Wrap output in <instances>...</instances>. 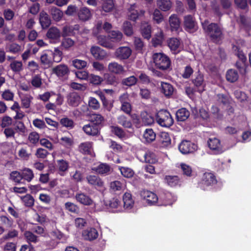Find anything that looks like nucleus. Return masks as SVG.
I'll return each mask as SVG.
<instances>
[{
  "instance_id": "obj_21",
  "label": "nucleus",
  "mask_w": 251,
  "mask_h": 251,
  "mask_svg": "<svg viewBox=\"0 0 251 251\" xmlns=\"http://www.w3.org/2000/svg\"><path fill=\"white\" fill-rule=\"evenodd\" d=\"M67 98L68 104L73 107L78 106L81 101L80 95L76 92L70 93Z\"/></svg>"
},
{
  "instance_id": "obj_39",
  "label": "nucleus",
  "mask_w": 251,
  "mask_h": 251,
  "mask_svg": "<svg viewBox=\"0 0 251 251\" xmlns=\"http://www.w3.org/2000/svg\"><path fill=\"white\" fill-rule=\"evenodd\" d=\"M143 137L145 142L147 143H151L156 138V134L152 129H146L143 134Z\"/></svg>"
},
{
  "instance_id": "obj_40",
  "label": "nucleus",
  "mask_w": 251,
  "mask_h": 251,
  "mask_svg": "<svg viewBox=\"0 0 251 251\" xmlns=\"http://www.w3.org/2000/svg\"><path fill=\"white\" fill-rule=\"evenodd\" d=\"M143 156L144 161L147 163L154 164L158 161L155 154L151 151H148L145 152Z\"/></svg>"
},
{
  "instance_id": "obj_19",
  "label": "nucleus",
  "mask_w": 251,
  "mask_h": 251,
  "mask_svg": "<svg viewBox=\"0 0 251 251\" xmlns=\"http://www.w3.org/2000/svg\"><path fill=\"white\" fill-rule=\"evenodd\" d=\"M140 33L144 39L149 40L151 36V26L147 22L142 21L140 25Z\"/></svg>"
},
{
  "instance_id": "obj_11",
  "label": "nucleus",
  "mask_w": 251,
  "mask_h": 251,
  "mask_svg": "<svg viewBox=\"0 0 251 251\" xmlns=\"http://www.w3.org/2000/svg\"><path fill=\"white\" fill-rule=\"evenodd\" d=\"M245 43V42L244 40L240 39L236 42L235 44L232 45L233 52L239 60H246L247 57L240 46H244Z\"/></svg>"
},
{
  "instance_id": "obj_45",
  "label": "nucleus",
  "mask_w": 251,
  "mask_h": 251,
  "mask_svg": "<svg viewBox=\"0 0 251 251\" xmlns=\"http://www.w3.org/2000/svg\"><path fill=\"white\" fill-rule=\"evenodd\" d=\"M239 77L238 72L233 69L228 70L226 74V80L230 82L236 81Z\"/></svg>"
},
{
  "instance_id": "obj_8",
  "label": "nucleus",
  "mask_w": 251,
  "mask_h": 251,
  "mask_svg": "<svg viewBox=\"0 0 251 251\" xmlns=\"http://www.w3.org/2000/svg\"><path fill=\"white\" fill-rule=\"evenodd\" d=\"M191 81L194 86L198 89L199 92L202 93L204 90V76L200 71L195 73Z\"/></svg>"
},
{
  "instance_id": "obj_29",
  "label": "nucleus",
  "mask_w": 251,
  "mask_h": 251,
  "mask_svg": "<svg viewBox=\"0 0 251 251\" xmlns=\"http://www.w3.org/2000/svg\"><path fill=\"white\" fill-rule=\"evenodd\" d=\"M78 25H76L75 26L70 25L64 26L62 28L61 36L63 37H68L69 36H74L75 34V31L78 30Z\"/></svg>"
},
{
  "instance_id": "obj_37",
  "label": "nucleus",
  "mask_w": 251,
  "mask_h": 251,
  "mask_svg": "<svg viewBox=\"0 0 251 251\" xmlns=\"http://www.w3.org/2000/svg\"><path fill=\"white\" fill-rule=\"evenodd\" d=\"M83 235L85 239L91 241L96 239L98 237V232L95 228H91L85 230Z\"/></svg>"
},
{
  "instance_id": "obj_50",
  "label": "nucleus",
  "mask_w": 251,
  "mask_h": 251,
  "mask_svg": "<svg viewBox=\"0 0 251 251\" xmlns=\"http://www.w3.org/2000/svg\"><path fill=\"white\" fill-rule=\"evenodd\" d=\"M164 40L163 33L161 31L156 34L154 37L151 39V43L153 47H157L158 46L161 45Z\"/></svg>"
},
{
  "instance_id": "obj_27",
  "label": "nucleus",
  "mask_w": 251,
  "mask_h": 251,
  "mask_svg": "<svg viewBox=\"0 0 251 251\" xmlns=\"http://www.w3.org/2000/svg\"><path fill=\"white\" fill-rule=\"evenodd\" d=\"M39 22L43 29L48 28L51 24V20L49 15L45 11L40 13Z\"/></svg>"
},
{
  "instance_id": "obj_58",
  "label": "nucleus",
  "mask_w": 251,
  "mask_h": 251,
  "mask_svg": "<svg viewBox=\"0 0 251 251\" xmlns=\"http://www.w3.org/2000/svg\"><path fill=\"white\" fill-rule=\"evenodd\" d=\"M89 82L94 85H99L103 81V78L99 75L90 74L88 79Z\"/></svg>"
},
{
  "instance_id": "obj_26",
  "label": "nucleus",
  "mask_w": 251,
  "mask_h": 251,
  "mask_svg": "<svg viewBox=\"0 0 251 251\" xmlns=\"http://www.w3.org/2000/svg\"><path fill=\"white\" fill-rule=\"evenodd\" d=\"M52 72L58 77H63L69 73V69L67 65L60 64L53 68Z\"/></svg>"
},
{
  "instance_id": "obj_64",
  "label": "nucleus",
  "mask_w": 251,
  "mask_h": 251,
  "mask_svg": "<svg viewBox=\"0 0 251 251\" xmlns=\"http://www.w3.org/2000/svg\"><path fill=\"white\" fill-rule=\"evenodd\" d=\"M121 174L125 177L131 178L134 174V171L130 168L128 167H121L120 168Z\"/></svg>"
},
{
  "instance_id": "obj_60",
  "label": "nucleus",
  "mask_w": 251,
  "mask_h": 251,
  "mask_svg": "<svg viewBox=\"0 0 251 251\" xmlns=\"http://www.w3.org/2000/svg\"><path fill=\"white\" fill-rule=\"evenodd\" d=\"M11 70L15 73H19L23 70V64L21 61L14 60L10 64Z\"/></svg>"
},
{
  "instance_id": "obj_52",
  "label": "nucleus",
  "mask_w": 251,
  "mask_h": 251,
  "mask_svg": "<svg viewBox=\"0 0 251 251\" xmlns=\"http://www.w3.org/2000/svg\"><path fill=\"white\" fill-rule=\"evenodd\" d=\"M98 44L108 49H111L113 47L112 44L107 40L104 35H99L97 37Z\"/></svg>"
},
{
  "instance_id": "obj_59",
  "label": "nucleus",
  "mask_w": 251,
  "mask_h": 251,
  "mask_svg": "<svg viewBox=\"0 0 251 251\" xmlns=\"http://www.w3.org/2000/svg\"><path fill=\"white\" fill-rule=\"evenodd\" d=\"M29 142L32 145L36 146L40 141V136L38 133L36 131H33L29 134L28 137Z\"/></svg>"
},
{
  "instance_id": "obj_10",
  "label": "nucleus",
  "mask_w": 251,
  "mask_h": 251,
  "mask_svg": "<svg viewBox=\"0 0 251 251\" xmlns=\"http://www.w3.org/2000/svg\"><path fill=\"white\" fill-rule=\"evenodd\" d=\"M174 201V199L171 193L169 192H163L159 195L157 205L164 206L172 205Z\"/></svg>"
},
{
  "instance_id": "obj_38",
  "label": "nucleus",
  "mask_w": 251,
  "mask_h": 251,
  "mask_svg": "<svg viewBox=\"0 0 251 251\" xmlns=\"http://www.w3.org/2000/svg\"><path fill=\"white\" fill-rule=\"evenodd\" d=\"M123 201L124 207L125 209L131 208L134 204L131 194L129 193H125L123 197Z\"/></svg>"
},
{
  "instance_id": "obj_56",
  "label": "nucleus",
  "mask_w": 251,
  "mask_h": 251,
  "mask_svg": "<svg viewBox=\"0 0 251 251\" xmlns=\"http://www.w3.org/2000/svg\"><path fill=\"white\" fill-rule=\"evenodd\" d=\"M24 236L28 243H36L39 241L38 237L30 231H26L24 233Z\"/></svg>"
},
{
  "instance_id": "obj_35",
  "label": "nucleus",
  "mask_w": 251,
  "mask_h": 251,
  "mask_svg": "<svg viewBox=\"0 0 251 251\" xmlns=\"http://www.w3.org/2000/svg\"><path fill=\"white\" fill-rule=\"evenodd\" d=\"M49 12L53 19L56 22L60 21L63 15V12L60 9L55 6L50 7Z\"/></svg>"
},
{
  "instance_id": "obj_5",
  "label": "nucleus",
  "mask_w": 251,
  "mask_h": 251,
  "mask_svg": "<svg viewBox=\"0 0 251 251\" xmlns=\"http://www.w3.org/2000/svg\"><path fill=\"white\" fill-rule=\"evenodd\" d=\"M217 180L216 176L211 173L206 172L203 174L201 179L198 182V187L202 190H205L208 186H212L216 184Z\"/></svg>"
},
{
  "instance_id": "obj_42",
  "label": "nucleus",
  "mask_w": 251,
  "mask_h": 251,
  "mask_svg": "<svg viewBox=\"0 0 251 251\" xmlns=\"http://www.w3.org/2000/svg\"><path fill=\"white\" fill-rule=\"evenodd\" d=\"M40 60L41 64L45 67H49L52 64V56L50 55V53L49 54L46 52L43 54L40 57Z\"/></svg>"
},
{
  "instance_id": "obj_44",
  "label": "nucleus",
  "mask_w": 251,
  "mask_h": 251,
  "mask_svg": "<svg viewBox=\"0 0 251 251\" xmlns=\"http://www.w3.org/2000/svg\"><path fill=\"white\" fill-rule=\"evenodd\" d=\"M157 4L164 11L169 10L172 7V2L170 0H157Z\"/></svg>"
},
{
  "instance_id": "obj_13",
  "label": "nucleus",
  "mask_w": 251,
  "mask_h": 251,
  "mask_svg": "<svg viewBox=\"0 0 251 251\" xmlns=\"http://www.w3.org/2000/svg\"><path fill=\"white\" fill-rule=\"evenodd\" d=\"M82 129L85 134L89 136H98L100 134L101 128L90 122L85 125L83 126Z\"/></svg>"
},
{
  "instance_id": "obj_24",
  "label": "nucleus",
  "mask_w": 251,
  "mask_h": 251,
  "mask_svg": "<svg viewBox=\"0 0 251 251\" xmlns=\"http://www.w3.org/2000/svg\"><path fill=\"white\" fill-rule=\"evenodd\" d=\"M171 30L172 31H178L180 27V21L176 14H172L169 20Z\"/></svg>"
},
{
  "instance_id": "obj_34",
  "label": "nucleus",
  "mask_w": 251,
  "mask_h": 251,
  "mask_svg": "<svg viewBox=\"0 0 251 251\" xmlns=\"http://www.w3.org/2000/svg\"><path fill=\"white\" fill-rule=\"evenodd\" d=\"M110 166L107 163H102L95 168L94 170L98 174L102 175H107L110 172Z\"/></svg>"
},
{
  "instance_id": "obj_2",
  "label": "nucleus",
  "mask_w": 251,
  "mask_h": 251,
  "mask_svg": "<svg viewBox=\"0 0 251 251\" xmlns=\"http://www.w3.org/2000/svg\"><path fill=\"white\" fill-rule=\"evenodd\" d=\"M152 58L156 68L164 71H169L172 69L170 58L164 53H155Z\"/></svg>"
},
{
  "instance_id": "obj_6",
  "label": "nucleus",
  "mask_w": 251,
  "mask_h": 251,
  "mask_svg": "<svg viewBox=\"0 0 251 251\" xmlns=\"http://www.w3.org/2000/svg\"><path fill=\"white\" fill-rule=\"evenodd\" d=\"M198 146L196 144L190 141L183 140L179 145V151L184 154H187L194 152L197 150Z\"/></svg>"
},
{
  "instance_id": "obj_28",
  "label": "nucleus",
  "mask_w": 251,
  "mask_h": 251,
  "mask_svg": "<svg viewBox=\"0 0 251 251\" xmlns=\"http://www.w3.org/2000/svg\"><path fill=\"white\" fill-rule=\"evenodd\" d=\"M104 118L100 114H93L90 117L89 122L94 124L97 126L101 128L103 126Z\"/></svg>"
},
{
  "instance_id": "obj_36",
  "label": "nucleus",
  "mask_w": 251,
  "mask_h": 251,
  "mask_svg": "<svg viewBox=\"0 0 251 251\" xmlns=\"http://www.w3.org/2000/svg\"><path fill=\"white\" fill-rule=\"evenodd\" d=\"M236 21L240 29L247 30L250 25L248 18L246 16L243 14H240Z\"/></svg>"
},
{
  "instance_id": "obj_12",
  "label": "nucleus",
  "mask_w": 251,
  "mask_h": 251,
  "mask_svg": "<svg viewBox=\"0 0 251 251\" xmlns=\"http://www.w3.org/2000/svg\"><path fill=\"white\" fill-rule=\"evenodd\" d=\"M86 179L88 183L99 191H103L104 190V184L103 180L97 176L90 175L87 176Z\"/></svg>"
},
{
  "instance_id": "obj_16",
  "label": "nucleus",
  "mask_w": 251,
  "mask_h": 251,
  "mask_svg": "<svg viewBox=\"0 0 251 251\" xmlns=\"http://www.w3.org/2000/svg\"><path fill=\"white\" fill-rule=\"evenodd\" d=\"M90 51L93 57L98 60H102L107 56L106 51L98 46H92Z\"/></svg>"
},
{
  "instance_id": "obj_20",
  "label": "nucleus",
  "mask_w": 251,
  "mask_h": 251,
  "mask_svg": "<svg viewBox=\"0 0 251 251\" xmlns=\"http://www.w3.org/2000/svg\"><path fill=\"white\" fill-rule=\"evenodd\" d=\"M158 144L161 148H167L171 145V139L168 133H160L157 140Z\"/></svg>"
},
{
  "instance_id": "obj_61",
  "label": "nucleus",
  "mask_w": 251,
  "mask_h": 251,
  "mask_svg": "<svg viewBox=\"0 0 251 251\" xmlns=\"http://www.w3.org/2000/svg\"><path fill=\"white\" fill-rule=\"evenodd\" d=\"M22 200L24 202L25 205L26 207H30L34 205V199L30 194H26L22 197Z\"/></svg>"
},
{
  "instance_id": "obj_9",
  "label": "nucleus",
  "mask_w": 251,
  "mask_h": 251,
  "mask_svg": "<svg viewBox=\"0 0 251 251\" xmlns=\"http://www.w3.org/2000/svg\"><path fill=\"white\" fill-rule=\"evenodd\" d=\"M142 199L145 200L149 205L157 203L158 197L154 193L149 190H143L140 192Z\"/></svg>"
},
{
  "instance_id": "obj_53",
  "label": "nucleus",
  "mask_w": 251,
  "mask_h": 251,
  "mask_svg": "<svg viewBox=\"0 0 251 251\" xmlns=\"http://www.w3.org/2000/svg\"><path fill=\"white\" fill-rule=\"evenodd\" d=\"M21 174L22 179L24 180L27 181V182L31 181L34 177L33 171L29 168H25L21 172Z\"/></svg>"
},
{
  "instance_id": "obj_55",
  "label": "nucleus",
  "mask_w": 251,
  "mask_h": 251,
  "mask_svg": "<svg viewBox=\"0 0 251 251\" xmlns=\"http://www.w3.org/2000/svg\"><path fill=\"white\" fill-rule=\"evenodd\" d=\"M123 31L125 35L130 36L133 34V29L131 23L129 21H125L123 24Z\"/></svg>"
},
{
  "instance_id": "obj_23",
  "label": "nucleus",
  "mask_w": 251,
  "mask_h": 251,
  "mask_svg": "<svg viewBox=\"0 0 251 251\" xmlns=\"http://www.w3.org/2000/svg\"><path fill=\"white\" fill-rule=\"evenodd\" d=\"M108 69L110 72L116 75H122L125 72L124 67L116 62L110 63Z\"/></svg>"
},
{
  "instance_id": "obj_33",
  "label": "nucleus",
  "mask_w": 251,
  "mask_h": 251,
  "mask_svg": "<svg viewBox=\"0 0 251 251\" xmlns=\"http://www.w3.org/2000/svg\"><path fill=\"white\" fill-rule=\"evenodd\" d=\"M104 206L108 209L117 208L120 205L121 201L117 198H112L110 200H104Z\"/></svg>"
},
{
  "instance_id": "obj_41",
  "label": "nucleus",
  "mask_w": 251,
  "mask_h": 251,
  "mask_svg": "<svg viewBox=\"0 0 251 251\" xmlns=\"http://www.w3.org/2000/svg\"><path fill=\"white\" fill-rule=\"evenodd\" d=\"M141 118L142 123L146 126L151 125L154 123V118L146 111L141 112Z\"/></svg>"
},
{
  "instance_id": "obj_4",
  "label": "nucleus",
  "mask_w": 251,
  "mask_h": 251,
  "mask_svg": "<svg viewBox=\"0 0 251 251\" xmlns=\"http://www.w3.org/2000/svg\"><path fill=\"white\" fill-rule=\"evenodd\" d=\"M145 11L140 8L136 4L130 5L128 9V19L133 22H136L137 20L141 19L145 15Z\"/></svg>"
},
{
  "instance_id": "obj_15",
  "label": "nucleus",
  "mask_w": 251,
  "mask_h": 251,
  "mask_svg": "<svg viewBox=\"0 0 251 251\" xmlns=\"http://www.w3.org/2000/svg\"><path fill=\"white\" fill-rule=\"evenodd\" d=\"M47 37L53 43H57L60 41L61 33L59 29L56 27L52 26L47 31Z\"/></svg>"
},
{
  "instance_id": "obj_43",
  "label": "nucleus",
  "mask_w": 251,
  "mask_h": 251,
  "mask_svg": "<svg viewBox=\"0 0 251 251\" xmlns=\"http://www.w3.org/2000/svg\"><path fill=\"white\" fill-rule=\"evenodd\" d=\"M91 144L89 142L82 143L79 146V150L83 154H91Z\"/></svg>"
},
{
  "instance_id": "obj_1",
  "label": "nucleus",
  "mask_w": 251,
  "mask_h": 251,
  "mask_svg": "<svg viewBox=\"0 0 251 251\" xmlns=\"http://www.w3.org/2000/svg\"><path fill=\"white\" fill-rule=\"evenodd\" d=\"M208 24V21L207 20L202 23V26L205 32L213 42H219L221 40L223 35L221 27L217 23Z\"/></svg>"
},
{
  "instance_id": "obj_62",
  "label": "nucleus",
  "mask_w": 251,
  "mask_h": 251,
  "mask_svg": "<svg viewBox=\"0 0 251 251\" xmlns=\"http://www.w3.org/2000/svg\"><path fill=\"white\" fill-rule=\"evenodd\" d=\"M69 162L64 159L57 160V166L59 171L65 172L69 168Z\"/></svg>"
},
{
  "instance_id": "obj_17",
  "label": "nucleus",
  "mask_w": 251,
  "mask_h": 251,
  "mask_svg": "<svg viewBox=\"0 0 251 251\" xmlns=\"http://www.w3.org/2000/svg\"><path fill=\"white\" fill-rule=\"evenodd\" d=\"M175 91V88L170 83L162 82L161 83L160 92L164 96L170 99L172 97Z\"/></svg>"
},
{
  "instance_id": "obj_63",
  "label": "nucleus",
  "mask_w": 251,
  "mask_h": 251,
  "mask_svg": "<svg viewBox=\"0 0 251 251\" xmlns=\"http://www.w3.org/2000/svg\"><path fill=\"white\" fill-rule=\"evenodd\" d=\"M10 179L16 183H22V176L21 172L13 171L10 174Z\"/></svg>"
},
{
  "instance_id": "obj_3",
  "label": "nucleus",
  "mask_w": 251,
  "mask_h": 251,
  "mask_svg": "<svg viewBox=\"0 0 251 251\" xmlns=\"http://www.w3.org/2000/svg\"><path fill=\"white\" fill-rule=\"evenodd\" d=\"M156 120L160 126L169 127L174 124V119L167 110L161 109L156 114Z\"/></svg>"
},
{
  "instance_id": "obj_46",
  "label": "nucleus",
  "mask_w": 251,
  "mask_h": 251,
  "mask_svg": "<svg viewBox=\"0 0 251 251\" xmlns=\"http://www.w3.org/2000/svg\"><path fill=\"white\" fill-rule=\"evenodd\" d=\"M108 37L112 41L114 42H120L123 37V33L119 30H112L109 32Z\"/></svg>"
},
{
  "instance_id": "obj_57",
  "label": "nucleus",
  "mask_w": 251,
  "mask_h": 251,
  "mask_svg": "<svg viewBox=\"0 0 251 251\" xmlns=\"http://www.w3.org/2000/svg\"><path fill=\"white\" fill-rule=\"evenodd\" d=\"M61 125L69 129H73L75 126V123L73 120L68 117L62 118L60 121Z\"/></svg>"
},
{
  "instance_id": "obj_49",
  "label": "nucleus",
  "mask_w": 251,
  "mask_h": 251,
  "mask_svg": "<svg viewBox=\"0 0 251 251\" xmlns=\"http://www.w3.org/2000/svg\"><path fill=\"white\" fill-rule=\"evenodd\" d=\"M75 41L69 37H63L60 47L65 50H68L74 46Z\"/></svg>"
},
{
  "instance_id": "obj_51",
  "label": "nucleus",
  "mask_w": 251,
  "mask_h": 251,
  "mask_svg": "<svg viewBox=\"0 0 251 251\" xmlns=\"http://www.w3.org/2000/svg\"><path fill=\"white\" fill-rule=\"evenodd\" d=\"M118 123L125 128H131L132 124L130 120L124 115H121L118 118Z\"/></svg>"
},
{
  "instance_id": "obj_54",
  "label": "nucleus",
  "mask_w": 251,
  "mask_h": 251,
  "mask_svg": "<svg viewBox=\"0 0 251 251\" xmlns=\"http://www.w3.org/2000/svg\"><path fill=\"white\" fill-rule=\"evenodd\" d=\"M138 81L137 78L134 75L130 76L128 77L123 79L122 84L128 87L135 85Z\"/></svg>"
},
{
  "instance_id": "obj_32",
  "label": "nucleus",
  "mask_w": 251,
  "mask_h": 251,
  "mask_svg": "<svg viewBox=\"0 0 251 251\" xmlns=\"http://www.w3.org/2000/svg\"><path fill=\"white\" fill-rule=\"evenodd\" d=\"M91 13L89 8L86 7L80 8L78 12V16L80 20L86 21L91 17Z\"/></svg>"
},
{
  "instance_id": "obj_48",
  "label": "nucleus",
  "mask_w": 251,
  "mask_h": 251,
  "mask_svg": "<svg viewBox=\"0 0 251 251\" xmlns=\"http://www.w3.org/2000/svg\"><path fill=\"white\" fill-rule=\"evenodd\" d=\"M111 131L112 133L114 134L116 136L120 139H123L126 137V133L121 127L118 126H111Z\"/></svg>"
},
{
  "instance_id": "obj_47",
  "label": "nucleus",
  "mask_w": 251,
  "mask_h": 251,
  "mask_svg": "<svg viewBox=\"0 0 251 251\" xmlns=\"http://www.w3.org/2000/svg\"><path fill=\"white\" fill-rule=\"evenodd\" d=\"M125 95L120 97L119 100L122 103L121 109L126 114H130L131 111V105L128 102L124 100V97Z\"/></svg>"
},
{
  "instance_id": "obj_7",
  "label": "nucleus",
  "mask_w": 251,
  "mask_h": 251,
  "mask_svg": "<svg viewBox=\"0 0 251 251\" xmlns=\"http://www.w3.org/2000/svg\"><path fill=\"white\" fill-rule=\"evenodd\" d=\"M183 25L185 30L190 32L197 30V23L193 16L187 15L184 17Z\"/></svg>"
},
{
  "instance_id": "obj_25",
  "label": "nucleus",
  "mask_w": 251,
  "mask_h": 251,
  "mask_svg": "<svg viewBox=\"0 0 251 251\" xmlns=\"http://www.w3.org/2000/svg\"><path fill=\"white\" fill-rule=\"evenodd\" d=\"M168 47L170 49L173 53L176 54L180 52L179 47L180 46V41L176 38H171L167 42Z\"/></svg>"
},
{
  "instance_id": "obj_18",
  "label": "nucleus",
  "mask_w": 251,
  "mask_h": 251,
  "mask_svg": "<svg viewBox=\"0 0 251 251\" xmlns=\"http://www.w3.org/2000/svg\"><path fill=\"white\" fill-rule=\"evenodd\" d=\"M131 50L127 47H121L115 51V55L120 60L127 59L131 54Z\"/></svg>"
},
{
  "instance_id": "obj_14",
  "label": "nucleus",
  "mask_w": 251,
  "mask_h": 251,
  "mask_svg": "<svg viewBox=\"0 0 251 251\" xmlns=\"http://www.w3.org/2000/svg\"><path fill=\"white\" fill-rule=\"evenodd\" d=\"M208 146L214 154H219L223 152L220 141L216 138H209L208 141Z\"/></svg>"
},
{
  "instance_id": "obj_30",
  "label": "nucleus",
  "mask_w": 251,
  "mask_h": 251,
  "mask_svg": "<svg viewBox=\"0 0 251 251\" xmlns=\"http://www.w3.org/2000/svg\"><path fill=\"white\" fill-rule=\"evenodd\" d=\"M165 180L167 184L172 187L180 186L181 183V181L177 176H166Z\"/></svg>"
},
{
  "instance_id": "obj_22",
  "label": "nucleus",
  "mask_w": 251,
  "mask_h": 251,
  "mask_svg": "<svg viewBox=\"0 0 251 251\" xmlns=\"http://www.w3.org/2000/svg\"><path fill=\"white\" fill-rule=\"evenodd\" d=\"M75 198L77 202L84 205L90 206L93 203V201L90 197L84 193H76Z\"/></svg>"
},
{
  "instance_id": "obj_31",
  "label": "nucleus",
  "mask_w": 251,
  "mask_h": 251,
  "mask_svg": "<svg viewBox=\"0 0 251 251\" xmlns=\"http://www.w3.org/2000/svg\"><path fill=\"white\" fill-rule=\"evenodd\" d=\"M176 116L177 121L184 122L190 116V112L185 108H181L177 110Z\"/></svg>"
}]
</instances>
